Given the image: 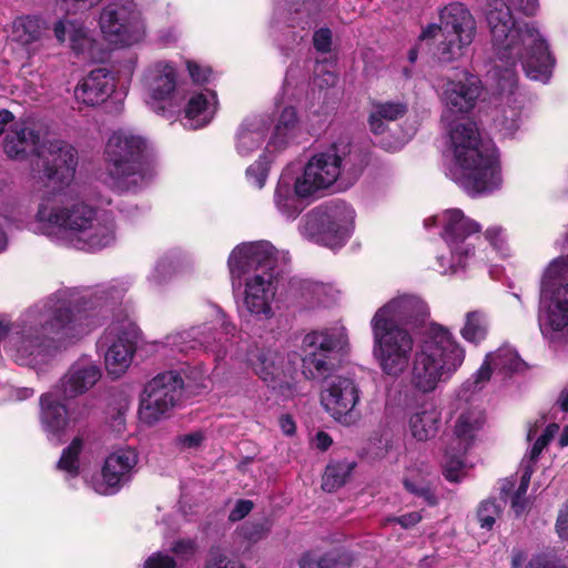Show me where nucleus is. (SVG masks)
<instances>
[{
    "label": "nucleus",
    "instance_id": "nucleus-6",
    "mask_svg": "<svg viewBox=\"0 0 568 568\" xmlns=\"http://www.w3.org/2000/svg\"><path fill=\"white\" fill-rule=\"evenodd\" d=\"M465 347L453 332L438 323L425 325L412 362L409 382L419 394L434 393L463 366Z\"/></svg>",
    "mask_w": 568,
    "mask_h": 568
},
{
    "label": "nucleus",
    "instance_id": "nucleus-13",
    "mask_svg": "<svg viewBox=\"0 0 568 568\" xmlns=\"http://www.w3.org/2000/svg\"><path fill=\"white\" fill-rule=\"evenodd\" d=\"M373 334V355L381 371L392 377L402 376L408 368L414 338L403 327H387L371 324Z\"/></svg>",
    "mask_w": 568,
    "mask_h": 568
},
{
    "label": "nucleus",
    "instance_id": "nucleus-56",
    "mask_svg": "<svg viewBox=\"0 0 568 568\" xmlns=\"http://www.w3.org/2000/svg\"><path fill=\"white\" fill-rule=\"evenodd\" d=\"M212 312L215 316L213 326L220 327L224 335L226 336H234L236 332V327L227 321L226 315L216 306L212 307Z\"/></svg>",
    "mask_w": 568,
    "mask_h": 568
},
{
    "label": "nucleus",
    "instance_id": "nucleus-10",
    "mask_svg": "<svg viewBox=\"0 0 568 568\" xmlns=\"http://www.w3.org/2000/svg\"><path fill=\"white\" fill-rule=\"evenodd\" d=\"M476 21L462 3L454 2L439 11V23L423 28L418 41L434 40V57L440 63H452L464 58L476 36Z\"/></svg>",
    "mask_w": 568,
    "mask_h": 568
},
{
    "label": "nucleus",
    "instance_id": "nucleus-49",
    "mask_svg": "<svg viewBox=\"0 0 568 568\" xmlns=\"http://www.w3.org/2000/svg\"><path fill=\"white\" fill-rule=\"evenodd\" d=\"M131 282L129 280H115L105 287L95 293V298L108 301L120 300L129 290Z\"/></svg>",
    "mask_w": 568,
    "mask_h": 568
},
{
    "label": "nucleus",
    "instance_id": "nucleus-47",
    "mask_svg": "<svg viewBox=\"0 0 568 568\" xmlns=\"http://www.w3.org/2000/svg\"><path fill=\"white\" fill-rule=\"evenodd\" d=\"M172 272V263L168 258H160L148 275V282L151 286H161L170 280Z\"/></svg>",
    "mask_w": 568,
    "mask_h": 568
},
{
    "label": "nucleus",
    "instance_id": "nucleus-25",
    "mask_svg": "<svg viewBox=\"0 0 568 568\" xmlns=\"http://www.w3.org/2000/svg\"><path fill=\"white\" fill-rule=\"evenodd\" d=\"M316 200L295 174L284 171L275 186L273 204L276 212L286 221H295Z\"/></svg>",
    "mask_w": 568,
    "mask_h": 568
},
{
    "label": "nucleus",
    "instance_id": "nucleus-4",
    "mask_svg": "<svg viewBox=\"0 0 568 568\" xmlns=\"http://www.w3.org/2000/svg\"><path fill=\"white\" fill-rule=\"evenodd\" d=\"M486 20L497 57L494 77L498 79L503 91L511 92L515 87V67L518 62L529 79L542 83L550 79L554 59L538 30L516 23L509 8L501 0L487 3Z\"/></svg>",
    "mask_w": 568,
    "mask_h": 568
},
{
    "label": "nucleus",
    "instance_id": "nucleus-41",
    "mask_svg": "<svg viewBox=\"0 0 568 568\" xmlns=\"http://www.w3.org/2000/svg\"><path fill=\"white\" fill-rule=\"evenodd\" d=\"M351 556L341 550L334 549L326 554L307 552L298 561L300 568H348Z\"/></svg>",
    "mask_w": 568,
    "mask_h": 568
},
{
    "label": "nucleus",
    "instance_id": "nucleus-29",
    "mask_svg": "<svg viewBox=\"0 0 568 568\" xmlns=\"http://www.w3.org/2000/svg\"><path fill=\"white\" fill-rule=\"evenodd\" d=\"M52 32L59 44L68 45L77 55L94 58L95 40L84 22L62 18L53 23Z\"/></svg>",
    "mask_w": 568,
    "mask_h": 568
},
{
    "label": "nucleus",
    "instance_id": "nucleus-12",
    "mask_svg": "<svg viewBox=\"0 0 568 568\" xmlns=\"http://www.w3.org/2000/svg\"><path fill=\"white\" fill-rule=\"evenodd\" d=\"M99 27L104 39L121 48L141 43L146 26L133 0H120L105 6L100 12Z\"/></svg>",
    "mask_w": 568,
    "mask_h": 568
},
{
    "label": "nucleus",
    "instance_id": "nucleus-50",
    "mask_svg": "<svg viewBox=\"0 0 568 568\" xmlns=\"http://www.w3.org/2000/svg\"><path fill=\"white\" fill-rule=\"evenodd\" d=\"M498 516L499 508L495 501L487 500L480 504L477 517L481 528L491 529Z\"/></svg>",
    "mask_w": 568,
    "mask_h": 568
},
{
    "label": "nucleus",
    "instance_id": "nucleus-39",
    "mask_svg": "<svg viewBox=\"0 0 568 568\" xmlns=\"http://www.w3.org/2000/svg\"><path fill=\"white\" fill-rule=\"evenodd\" d=\"M407 106L400 102H376L372 104L368 116L369 129L374 134H383L388 129V123L404 116Z\"/></svg>",
    "mask_w": 568,
    "mask_h": 568
},
{
    "label": "nucleus",
    "instance_id": "nucleus-22",
    "mask_svg": "<svg viewBox=\"0 0 568 568\" xmlns=\"http://www.w3.org/2000/svg\"><path fill=\"white\" fill-rule=\"evenodd\" d=\"M138 453L131 447H120L110 453L103 464L101 475L91 481L95 493L113 495L126 484L135 471Z\"/></svg>",
    "mask_w": 568,
    "mask_h": 568
},
{
    "label": "nucleus",
    "instance_id": "nucleus-28",
    "mask_svg": "<svg viewBox=\"0 0 568 568\" xmlns=\"http://www.w3.org/2000/svg\"><path fill=\"white\" fill-rule=\"evenodd\" d=\"M558 430L559 425L556 423L547 424L545 417H539L532 424L528 425L527 440H534V444L521 460L523 474L519 487L515 495L525 497L530 483V477L534 473V465Z\"/></svg>",
    "mask_w": 568,
    "mask_h": 568
},
{
    "label": "nucleus",
    "instance_id": "nucleus-63",
    "mask_svg": "<svg viewBox=\"0 0 568 568\" xmlns=\"http://www.w3.org/2000/svg\"><path fill=\"white\" fill-rule=\"evenodd\" d=\"M556 529L561 539L568 540V506L560 510L556 523Z\"/></svg>",
    "mask_w": 568,
    "mask_h": 568
},
{
    "label": "nucleus",
    "instance_id": "nucleus-40",
    "mask_svg": "<svg viewBox=\"0 0 568 568\" xmlns=\"http://www.w3.org/2000/svg\"><path fill=\"white\" fill-rule=\"evenodd\" d=\"M489 326V317L486 312L468 311L464 315L459 335L466 343L478 346L487 338Z\"/></svg>",
    "mask_w": 568,
    "mask_h": 568
},
{
    "label": "nucleus",
    "instance_id": "nucleus-52",
    "mask_svg": "<svg viewBox=\"0 0 568 568\" xmlns=\"http://www.w3.org/2000/svg\"><path fill=\"white\" fill-rule=\"evenodd\" d=\"M268 175L267 164L262 160H257L246 170L247 180L252 185L262 189L265 185Z\"/></svg>",
    "mask_w": 568,
    "mask_h": 568
},
{
    "label": "nucleus",
    "instance_id": "nucleus-54",
    "mask_svg": "<svg viewBox=\"0 0 568 568\" xmlns=\"http://www.w3.org/2000/svg\"><path fill=\"white\" fill-rule=\"evenodd\" d=\"M270 530L266 521L263 523H251L242 527L243 536L252 542H256L264 538Z\"/></svg>",
    "mask_w": 568,
    "mask_h": 568
},
{
    "label": "nucleus",
    "instance_id": "nucleus-61",
    "mask_svg": "<svg viewBox=\"0 0 568 568\" xmlns=\"http://www.w3.org/2000/svg\"><path fill=\"white\" fill-rule=\"evenodd\" d=\"M422 520V515L417 511L409 513L406 515H403L400 517H393L387 519V521H395L398 523L403 528L408 529L410 527H414Z\"/></svg>",
    "mask_w": 568,
    "mask_h": 568
},
{
    "label": "nucleus",
    "instance_id": "nucleus-20",
    "mask_svg": "<svg viewBox=\"0 0 568 568\" xmlns=\"http://www.w3.org/2000/svg\"><path fill=\"white\" fill-rule=\"evenodd\" d=\"M361 390L353 378L335 376L326 382L321 394V404L338 423L353 425L359 419L356 410Z\"/></svg>",
    "mask_w": 568,
    "mask_h": 568
},
{
    "label": "nucleus",
    "instance_id": "nucleus-37",
    "mask_svg": "<svg viewBox=\"0 0 568 568\" xmlns=\"http://www.w3.org/2000/svg\"><path fill=\"white\" fill-rule=\"evenodd\" d=\"M300 122L296 110L291 106H283L274 126L273 133L266 144L268 153L280 152L297 136Z\"/></svg>",
    "mask_w": 568,
    "mask_h": 568
},
{
    "label": "nucleus",
    "instance_id": "nucleus-11",
    "mask_svg": "<svg viewBox=\"0 0 568 568\" xmlns=\"http://www.w3.org/2000/svg\"><path fill=\"white\" fill-rule=\"evenodd\" d=\"M355 210L344 201H329L317 205L302 216L300 234L329 248L346 244L355 229Z\"/></svg>",
    "mask_w": 568,
    "mask_h": 568
},
{
    "label": "nucleus",
    "instance_id": "nucleus-44",
    "mask_svg": "<svg viewBox=\"0 0 568 568\" xmlns=\"http://www.w3.org/2000/svg\"><path fill=\"white\" fill-rule=\"evenodd\" d=\"M82 439L77 437L63 450L61 458L58 463V468L64 471L69 477H77L79 474V454L82 450Z\"/></svg>",
    "mask_w": 568,
    "mask_h": 568
},
{
    "label": "nucleus",
    "instance_id": "nucleus-1",
    "mask_svg": "<svg viewBox=\"0 0 568 568\" xmlns=\"http://www.w3.org/2000/svg\"><path fill=\"white\" fill-rule=\"evenodd\" d=\"M36 156L32 170L43 172L53 192L41 199L29 229L79 250H101L114 243L113 217L85 203L74 183L75 149L63 141H50L40 145Z\"/></svg>",
    "mask_w": 568,
    "mask_h": 568
},
{
    "label": "nucleus",
    "instance_id": "nucleus-8",
    "mask_svg": "<svg viewBox=\"0 0 568 568\" xmlns=\"http://www.w3.org/2000/svg\"><path fill=\"white\" fill-rule=\"evenodd\" d=\"M424 227L430 231L439 229V236L447 247V252L436 256L435 270L443 274H456L470 267L485 264L477 255L473 239L478 235L483 226L479 222L467 216L460 209H446L424 220Z\"/></svg>",
    "mask_w": 568,
    "mask_h": 568
},
{
    "label": "nucleus",
    "instance_id": "nucleus-19",
    "mask_svg": "<svg viewBox=\"0 0 568 568\" xmlns=\"http://www.w3.org/2000/svg\"><path fill=\"white\" fill-rule=\"evenodd\" d=\"M64 400L53 388L40 397V423L42 430L52 443L60 444L67 432L88 414V405L77 404L67 408Z\"/></svg>",
    "mask_w": 568,
    "mask_h": 568
},
{
    "label": "nucleus",
    "instance_id": "nucleus-2",
    "mask_svg": "<svg viewBox=\"0 0 568 568\" xmlns=\"http://www.w3.org/2000/svg\"><path fill=\"white\" fill-rule=\"evenodd\" d=\"M435 89L443 105L440 122L446 132L444 170L446 176L470 195L498 190L503 176L497 150L481 141L476 124L468 120L483 87L467 70L438 79Z\"/></svg>",
    "mask_w": 568,
    "mask_h": 568
},
{
    "label": "nucleus",
    "instance_id": "nucleus-30",
    "mask_svg": "<svg viewBox=\"0 0 568 568\" xmlns=\"http://www.w3.org/2000/svg\"><path fill=\"white\" fill-rule=\"evenodd\" d=\"M115 88L112 72L104 68L92 70L74 89L75 100L84 105L94 106L104 102Z\"/></svg>",
    "mask_w": 568,
    "mask_h": 568
},
{
    "label": "nucleus",
    "instance_id": "nucleus-55",
    "mask_svg": "<svg viewBox=\"0 0 568 568\" xmlns=\"http://www.w3.org/2000/svg\"><path fill=\"white\" fill-rule=\"evenodd\" d=\"M174 559L162 552L151 555L144 562L143 568H175Z\"/></svg>",
    "mask_w": 568,
    "mask_h": 568
},
{
    "label": "nucleus",
    "instance_id": "nucleus-60",
    "mask_svg": "<svg viewBox=\"0 0 568 568\" xmlns=\"http://www.w3.org/2000/svg\"><path fill=\"white\" fill-rule=\"evenodd\" d=\"M252 508L253 503L251 500H239L234 508L231 510L229 519L231 521H239L248 515Z\"/></svg>",
    "mask_w": 568,
    "mask_h": 568
},
{
    "label": "nucleus",
    "instance_id": "nucleus-36",
    "mask_svg": "<svg viewBox=\"0 0 568 568\" xmlns=\"http://www.w3.org/2000/svg\"><path fill=\"white\" fill-rule=\"evenodd\" d=\"M442 423V414L432 403H425L408 417V430L417 442L434 438Z\"/></svg>",
    "mask_w": 568,
    "mask_h": 568
},
{
    "label": "nucleus",
    "instance_id": "nucleus-24",
    "mask_svg": "<svg viewBox=\"0 0 568 568\" xmlns=\"http://www.w3.org/2000/svg\"><path fill=\"white\" fill-rule=\"evenodd\" d=\"M343 159L336 148L314 154L295 174L305 187L317 199L338 180L342 173Z\"/></svg>",
    "mask_w": 568,
    "mask_h": 568
},
{
    "label": "nucleus",
    "instance_id": "nucleus-35",
    "mask_svg": "<svg viewBox=\"0 0 568 568\" xmlns=\"http://www.w3.org/2000/svg\"><path fill=\"white\" fill-rule=\"evenodd\" d=\"M485 424L484 412L477 407L463 410L454 425L449 443L458 445V452H467Z\"/></svg>",
    "mask_w": 568,
    "mask_h": 568
},
{
    "label": "nucleus",
    "instance_id": "nucleus-27",
    "mask_svg": "<svg viewBox=\"0 0 568 568\" xmlns=\"http://www.w3.org/2000/svg\"><path fill=\"white\" fill-rule=\"evenodd\" d=\"M102 377L100 366L89 356H81L52 387L63 399H73L92 389Z\"/></svg>",
    "mask_w": 568,
    "mask_h": 568
},
{
    "label": "nucleus",
    "instance_id": "nucleus-45",
    "mask_svg": "<svg viewBox=\"0 0 568 568\" xmlns=\"http://www.w3.org/2000/svg\"><path fill=\"white\" fill-rule=\"evenodd\" d=\"M486 241L489 243L491 248L501 257H508L511 255V248L508 243V236L506 230L500 225H491L484 232Z\"/></svg>",
    "mask_w": 568,
    "mask_h": 568
},
{
    "label": "nucleus",
    "instance_id": "nucleus-33",
    "mask_svg": "<svg viewBox=\"0 0 568 568\" xmlns=\"http://www.w3.org/2000/svg\"><path fill=\"white\" fill-rule=\"evenodd\" d=\"M270 128V119L266 115H253L246 118L237 129L235 135V149L239 155L250 156L260 149Z\"/></svg>",
    "mask_w": 568,
    "mask_h": 568
},
{
    "label": "nucleus",
    "instance_id": "nucleus-18",
    "mask_svg": "<svg viewBox=\"0 0 568 568\" xmlns=\"http://www.w3.org/2000/svg\"><path fill=\"white\" fill-rule=\"evenodd\" d=\"M212 328L213 326L205 323L168 334L161 342L155 343L156 351L169 357L203 351L212 355L215 362H221L227 355V345L215 338Z\"/></svg>",
    "mask_w": 568,
    "mask_h": 568
},
{
    "label": "nucleus",
    "instance_id": "nucleus-64",
    "mask_svg": "<svg viewBox=\"0 0 568 568\" xmlns=\"http://www.w3.org/2000/svg\"><path fill=\"white\" fill-rule=\"evenodd\" d=\"M178 38L179 33L175 28L161 30L158 34L159 41L164 45H169L176 42Z\"/></svg>",
    "mask_w": 568,
    "mask_h": 568
},
{
    "label": "nucleus",
    "instance_id": "nucleus-21",
    "mask_svg": "<svg viewBox=\"0 0 568 568\" xmlns=\"http://www.w3.org/2000/svg\"><path fill=\"white\" fill-rule=\"evenodd\" d=\"M429 316L427 303L413 293L397 294L381 306L371 320V324L400 327L399 325H417Z\"/></svg>",
    "mask_w": 568,
    "mask_h": 568
},
{
    "label": "nucleus",
    "instance_id": "nucleus-34",
    "mask_svg": "<svg viewBox=\"0 0 568 568\" xmlns=\"http://www.w3.org/2000/svg\"><path fill=\"white\" fill-rule=\"evenodd\" d=\"M44 30L43 21L37 16L17 17L11 26V39L33 55L42 48Z\"/></svg>",
    "mask_w": 568,
    "mask_h": 568
},
{
    "label": "nucleus",
    "instance_id": "nucleus-14",
    "mask_svg": "<svg viewBox=\"0 0 568 568\" xmlns=\"http://www.w3.org/2000/svg\"><path fill=\"white\" fill-rule=\"evenodd\" d=\"M140 337V328L129 317L112 323L98 341L109 375L120 377L130 367Z\"/></svg>",
    "mask_w": 568,
    "mask_h": 568
},
{
    "label": "nucleus",
    "instance_id": "nucleus-57",
    "mask_svg": "<svg viewBox=\"0 0 568 568\" xmlns=\"http://www.w3.org/2000/svg\"><path fill=\"white\" fill-rule=\"evenodd\" d=\"M314 47L317 51L328 52L332 43V32L327 28H322L314 33Z\"/></svg>",
    "mask_w": 568,
    "mask_h": 568
},
{
    "label": "nucleus",
    "instance_id": "nucleus-17",
    "mask_svg": "<svg viewBox=\"0 0 568 568\" xmlns=\"http://www.w3.org/2000/svg\"><path fill=\"white\" fill-rule=\"evenodd\" d=\"M145 103L156 113L173 111L180 105L178 70L171 62L159 60L151 63L143 78Z\"/></svg>",
    "mask_w": 568,
    "mask_h": 568
},
{
    "label": "nucleus",
    "instance_id": "nucleus-62",
    "mask_svg": "<svg viewBox=\"0 0 568 568\" xmlns=\"http://www.w3.org/2000/svg\"><path fill=\"white\" fill-rule=\"evenodd\" d=\"M203 434L194 432L191 434L182 435L178 438L179 444L184 448H196L203 442Z\"/></svg>",
    "mask_w": 568,
    "mask_h": 568
},
{
    "label": "nucleus",
    "instance_id": "nucleus-31",
    "mask_svg": "<svg viewBox=\"0 0 568 568\" xmlns=\"http://www.w3.org/2000/svg\"><path fill=\"white\" fill-rule=\"evenodd\" d=\"M39 148V135L28 121L14 122L3 142L6 154L14 160H22L28 153L37 154Z\"/></svg>",
    "mask_w": 568,
    "mask_h": 568
},
{
    "label": "nucleus",
    "instance_id": "nucleus-16",
    "mask_svg": "<svg viewBox=\"0 0 568 568\" xmlns=\"http://www.w3.org/2000/svg\"><path fill=\"white\" fill-rule=\"evenodd\" d=\"M183 381L175 372L156 375L144 387L140 400L139 417L145 424H154L178 404Z\"/></svg>",
    "mask_w": 568,
    "mask_h": 568
},
{
    "label": "nucleus",
    "instance_id": "nucleus-15",
    "mask_svg": "<svg viewBox=\"0 0 568 568\" xmlns=\"http://www.w3.org/2000/svg\"><path fill=\"white\" fill-rule=\"evenodd\" d=\"M347 344L348 334L343 325L306 334L302 342L303 374L313 379L324 377L332 368L328 354L343 349Z\"/></svg>",
    "mask_w": 568,
    "mask_h": 568
},
{
    "label": "nucleus",
    "instance_id": "nucleus-43",
    "mask_svg": "<svg viewBox=\"0 0 568 568\" xmlns=\"http://www.w3.org/2000/svg\"><path fill=\"white\" fill-rule=\"evenodd\" d=\"M352 469L353 465L348 462L328 464L323 475V489L331 493L342 487L351 475Z\"/></svg>",
    "mask_w": 568,
    "mask_h": 568
},
{
    "label": "nucleus",
    "instance_id": "nucleus-46",
    "mask_svg": "<svg viewBox=\"0 0 568 568\" xmlns=\"http://www.w3.org/2000/svg\"><path fill=\"white\" fill-rule=\"evenodd\" d=\"M520 110L517 106H508L501 110L497 119V125L506 135L514 134L520 126Z\"/></svg>",
    "mask_w": 568,
    "mask_h": 568
},
{
    "label": "nucleus",
    "instance_id": "nucleus-38",
    "mask_svg": "<svg viewBox=\"0 0 568 568\" xmlns=\"http://www.w3.org/2000/svg\"><path fill=\"white\" fill-rule=\"evenodd\" d=\"M342 290L332 283L305 281L301 284V298L306 307H328L342 297Z\"/></svg>",
    "mask_w": 568,
    "mask_h": 568
},
{
    "label": "nucleus",
    "instance_id": "nucleus-23",
    "mask_svg": "<svg viewBox=\"0 0 568 568\" xmlns=\"http://www.w3.org/2000/svg\"><path fill=\"white\" fill-rule=\"evenodd\" d=\"M523 365L516 349L509 345H503L488 353L480 367L463 383L459 397L468 399L469 395L481 390L491 378L493 373L507 375L520 371Z\"/></svg>",
    "mask_w": 568,
    "mask_h": 568
},
{
    "label": "nucleus",
    "instance_id": "nucleus-3",
    "mask_svg": "<svg viewBox=\"0 0 568 568\" xmlns=\"http://www.w3.org/2000/svg\"><path fill=\"white\" fill-rule=\"evenodd\" d=\"M93 303L73 291H60L28 310L8 335L4 348L19 365L42 369L61 346L71 344L95 325Z\"/></svg>",
    "mask_w": 568,
    "mask_h": 568
},
{
    "label": "nucleus",
    "instance_id": "nucleus-7",
    "mask_svg": "<svg viewBox=\"0 0 568 568\" xmlns=\"http://www.w3.org/2000/svg\"><path fill=\"white\" fill-rule=\"evenodd\" d=\"M149 141L129 128L113 131L103 152L104 172L101 179L112 190L136 192L155 175Z\"/></svg>",
    "mask_w": 568,
    "mask_h": 568
},
{
    "label": "nucleus",
    "instance_id": "nucleus-32",
    "mask_svg": "<svg viewBox=\"0 0 568 568\" xmlns=\"http://www.w3.org/2000/svg\"><path fill=\"white\" fill-rule=\"evenodd\" d=\"M216 110L217 97L214 91L205 89L194 92L185 105L183 125L192 130L203 128L212 121Z\"/></svg>",
    "mask_w": 568,
    "mask_h": 568
},
{
    "label": "nucleus",
    "instance_id": "nucleus-5",
    "mask_svg": "<svg viewBox=\"0 0 568 568\" xmlns=\"http://www.w3.org/2000/svg\"><path fill=\"white\" fill-rule=\"evenodd\" d=\"M233 285L244 280L243 305L261 320L274 315L273 302L276 294V250L267 241L248 242L237 245L227 260Z\"/></svg>",
    "mask_w": 568,
    "mask_h": 568
},
{
    "label": "nucleus",
    "instance_id": "nucleus-48",
    "mask_svg": "<svg viewBox=\"0 0 568 568\" xmlns=\"http://www.w3.org/2000/svg\"><path fill=\"white\" fill-rule=\"evenodd\" d=\"M205 568H245L235 557L216 549L212 550L206 559Z\"/></svg>",
    "mask_w": 568,
    "mask_h": 568
},
{
    "label": "nucleus",
    "instance_id": "nucleus-59",
    "mask_svg": "<svg viewBox=\"0 0 568 568\" xmlns=\"http://www.w3.org/2000/svg\"><path fill=\"white\" fill-rule=\"evenodd\" d=\"M186 67L194 82L202 83L207 81L209 75L211 73L209 68L202 67L193 61H187Z\"/></svg>",
    "mask_w": 568,
    "mask_h": 568
},
{
    "label": "nucleus",
    "instance_id": "nucleus-9",
    "mask_svg": "<svg viewBox=\"0 0 568 568\" xmlns=\"http://www.w3.org/2000/svg\"><path fill=\"white\" fill-rule=\"evenodd\" d=\"M538 325L549 343L568 342V255L554 258L542 273Z\"/></svg>",
    "mask_w": 568,
    "mask_h": 568
},
{
    "label": "nucleus",
    "instance_id": "nucleus-51",
    "mask_svg": "<svg viewBox=\"0 0 568 568\" xmlns=\"http://www.w3.org/2000/svg\"><path fill=\"white\" fill-rule=\"evenodd\" d=\"M102 0H55L57 7L67 14H75L97 7Z\"/></svg>",
    "mask_w": 568,
    "mask_h": 568
},
{
    "label": "nucleus",
    "instance_id": "nucleus-26",
    "mask_svg": "<svg viewBox=\"0 0 568 568\" xmlns=\"http://www.w3.org/2000/svg\"><path fill=\"white\" fill-rule=\"evenodd\" d=\"M248 362L255 374L271 388L283 396H292L291 366L284 365L283 356L274 349H257L248 357Z\"/></svg>",
    "mask_w": 568,
    "mask_h": 568
},
{
    "label": "nucleus",
    "instance_id": "nucleus-58",
    "mask_svg": "<svg viewBox=\"0 0 568 568\" xmlns=\"http://www.w3.org/2000/svg\"><path fill=\"white\" fill-rule=\"evenodd\" d=\"M172 550L182 558H189L195 552L196 545L191 539H181L174 542Z\"/></svg>",
    "mask_w": 568,
    "mask_h": 568
},
{
    "label": "nucleus",
    "instance_id": "nucleus-42",
    "mask_svg": "<svg viewBox=\"0 0 568 568\" xmlns=\"http://www.w3.org/2000/svg\"><path fill=\"white\" fill-rule=\"evenodd\" d=\"M466 452H458V445L448 443L445 448L443 468L447 480L453 483L460 481L466 475V465L463 456Z\"/></svg>",
    "mask_w": 568,
    "mask_h": 568
},
{
    "label": "nucleus",
    "instance_id": "nucleus-53",
    "mask_svg": "<svg viewBox=\"0 0 568 568\" xmlns=\"http://www.w3.org/2000/svg\"><path fill=\"white\" fill-rule=\"evenodd\" d=\"M404 486L409 493L423 498L428 505L436 504V497L430 490L428 484L425 483L424 480H412L405 478Z\"/></svg>",
    "mask_w": 568,
    "mask_h": 568
}]
</instances>
